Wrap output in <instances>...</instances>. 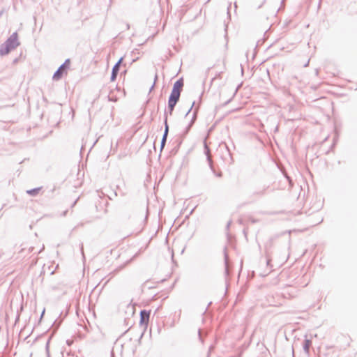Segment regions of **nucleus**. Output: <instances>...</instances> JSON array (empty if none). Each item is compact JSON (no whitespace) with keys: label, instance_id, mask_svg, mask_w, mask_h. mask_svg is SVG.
Returning a JSON list of instances; mask_svg holds the SVG:
<instances>
[{"label":"nucleus","instance_id":"obj_9","mask_svg":"<svg viewBox=\"0 0 357 357\" xmlns=\"http://www.w3.org/2000/svg\"><path fill=\"white\" fill-rule=\"evenodd\" d=\"M68 213V210L66 209L60 213V217H66Z\"/></svg>","mask_w":357,"mask_h":357},{"label":"nucleus","instance_id":"obj_7","mask_svg":"<svg viewBox=\"0 0 357 357\" xmlns=\"http://www.w3.org/2000/svg\"><path fill=\"white\" fill-rule=\"evenodd\" d=\"M167 133H168V126H166V128H165V134H164V136L162 137V147H163L165 146V142H166V139H167Z\"/></svg>","mask_w":357,"mask_h":357},{"label":"nucleus","instance_id":"obj_4","mask_svg":"<svg viewBox=\"0 0 357 357\" xmlns=\"http://www.w3.org/2000/svg\"><path fill=\"white\" fill-rule=\"evenodd\" d=\"M13 42L8 40L5 44L2 45L0 47V54L5 55L10 52V50L14 48V45H12Z\"/></svg>","mask_w":357,"mask_h":357},{"label":"nucleus","instance_id":"obj_3","mask_svg":"<svg viewBox=\"0 0 357 357\" xmlns=\"http://www.w3.org/2000/svg\"><path fill=\"white\" fill-rule=\"evenodd\" d=\"M70 61H66L63 65H61L59 68L56 70V72L53 75V79L55 80H59L63 75L66 73V68L68 67Z\"/></svg>","mask_w":357,"mask_h":357},{"label":"nucleus","instance_id":"obj_2","mask_svg":"<svg viewBox=\"0 0 357 357\" xmlns=\"http://www.w3.org/2000/svg\"><path fill=\"white\" fill-rule=\"evenodd\" d=\"M151 312L146 311V310H142L140 312V320H139V324L144 328H146L149 322V318H150Z\"/></svg>","mask_w":357,"mask_h":357},{"label":"nucleus","instance_id":"obj_6","mask_svg":"<svg viewBox=\"0 0 357 357\" xmlns=\"http://www.w3.org/2000/svg\"><path fill=\"white\" fill-rule=\"evenodd\" d=\"M41 189H42V188H37L29 190L26 191V192L31 196H36L39 194Z\"/></svg>","mask_w":357,"mask_h":357},{"label":"nucleus","instance_id":"obj_5","mask_svg":"<svg viewBox=\"0 0 357 357\" xmlns=\"http://www.w3.org/2000/svg\"><path fill=\"white\" fill-rule=\"evenodd\" d=\"M122 61H123V58L120 59L119 61L113 67L112 73V76H111L112 82H114L116 79L117 74L119 70V66H120V64L122 62Z\"/></svg>","mask_w":357,"mask_h":357},{"label":"nucleus","instance_id":"obj_8","mask_svg":"<svg viewBox=\"0 0 357 357\" xmlns=\"http://www.w3.org/2000/svg\"><path fill=\"white\" fill-rule=\"evenodd\" d=\"M311 346V341L306 340L305 341L304 348L306 351H308L310 347Z\"/></svg>","mask_w":357,"mask_h":357},{"label":"nucleus","instance_id":"obj_1","mask_svg":"<svg viewBox=\"0 0 357 357\" xmlns=\"http://www.w3.org/2000/svg\"><path fill=\"white\" fill-rule=\"evenodd\" d=\"M183 86V81L182 79L176 81L174 84L168 102V107L171 112L173 111L176 104L179 100Z\"/></svg>","mask_w":357,"mask_h":357}]
</instances>
